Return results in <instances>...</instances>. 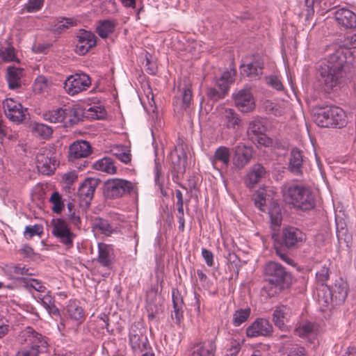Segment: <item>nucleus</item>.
<instances>
[{
	"instance_id": "obj_53",
	"label": "nucleus",
	"mask_w": 356,
	"mask_h": 356,
	"mask_svg": "<svg viewBox=\"0 0 356 356\" xmlns=\"http://www.w3.org/2000/svg\"><path fill=\"white\" fill-rule=\"evenodd\" d=\"M177 162L172 161L174 163V170L178 173L183 175L186 171V156L185 154L182 156L178 155L177 157Z\"/></svg>"
},
{
	"instance_id": "obj_23",
	"label": "nucleus",
	"mask_w": 356,
	"mask_h": 356,
	"mask_svg": "<svg viewBox=\"0 0 356 356\" xmlns=\"http://www.w3.org/2000/svg\"><path fill=\"white\" fill-rule=\"evenodd\" d=\"M264 62L260 58H254L251 63L241 65V74L252 79H257L263 74Z\"/></svg>"
},
{
	"instance_id": "obj_1",
	"label": "nucleus",
	"mask_w": 356,
	"mask_h": 356,
	"mask_svg": "<svg viewBox=\"0 0 356 356\" xmlns=\"http://www.w3.org/2000/svg\"><path fill=\"white\" fill-rule=\"evenodd\" d=\"M326 58L318 69V81L326 92L337 90L344 81L347 59L352 56L350 49L356 48V33L345 38L343 46L332 45Z\"/></svg>"
},
{
	"instance_id": "obj_12",
	"label": "nucleus",
	"mask_w": 356,
	"mask_h": 356,
	"mask_svg": "<svg viewBox=\"0 0 356 356\" xmlns=\"http://www.w3.org/2000/svg\"><path fill=\"white\" fill-rule=\"evenodd\" d=\"M334 18L341 29H356V14L346 8H339L334 13Z\"/></svg>"
},
{
	"instance_id": "obj_19",
	"label": "nucleus",
	"mask_w": 356,
	"mask_h": 356,
	"mask_svg": "<svg viewBox=\"0 0 356 356\" xmlns=\"http://www.w3.org/2000/svg\"><path fill=\"white\" fill-rule=\"evenodd\" d=\"M236 106L242 112H249L254 107L252 95L248 89H243L233 95Z\"/></svg>"
},
{
	"instance_id": "obj_58",
	"label": "nucleus",
	"mask_w": 356,
	"mask_h": 356,
	"mask_svg": "<svg viewBox=\"0 0 356 356\" xmlns=\"http://www.w3.org/2000/svg\"><path fill=\"white\" fill-rule=\"evenodd\" d=\"M267 83L273 88L277 90L283 89V85L279 78L275 75H270L266 78Z\"/></svg>"
},
{
	"instance_id": "obj_9",
	"label": "nucleus",
	"mask_w": 356,
	"mask_h": 356,
	"mask_svg": "<svg viewBox=\"0 0 356 356\" xmlns=\"http://www.w3.org/2000/svg\"><path fill=\"white\" fill-rule=\"evenodd\" d=\"M2 105L5 115L13 122L19 124L25 120L26 108H24L20 103L12 98H7Z\"/></svg>"
},
{
	"instance_id": "obj_28",
	"label": "nucleus",
	"mask_w": 356,
	"mask_h": 356,
	"mask_svg": "<svg viewBox=\"0 0 356 356\" xmlns=\"http://www.w3.org/2000/svg\"><path fill=\"white\" fill-rule=\"evenodd\" d=\"M303 157L302 152L297 148H293L290 154L289 170L296 175L302 174Z\"/></svg>"
},
{
	"instance_id": "obj_64",
	"label": "nucleus",
	"mask_w": 356,
	"mask_h": 356,
	"mask_svg": "<svg viewBox=\"0 0 356 356\" xmlns=\"http://www.w3.org/2000/svg\"><path fill=\"white\" fill-rule=\"evenodd\" d=\"M274 149H286L289 147V143L286 140L280 139H272V146Z\"/></svg>"
},
{
	"instance_id": "obj_6",
	"label": "nucleus",
	"mask_w": 356,
	"mask_h": 356,
	"mask_svg": "<svg viewBox=\"0 0 356 356\" xmlns=\"http://www.w3.org/2000/svg\"><path fill=\"white\" fill-rule=\"evenodd\" d=\"M104 193L108 199H117L137 193L136 184L124 179H110L104 183Z\"/></svg>"
},
{
	"instance_id": "obj_20",
	"label": "nucleus",
	"mask_w": 356,
	"mask_h": 356,
	"mask_svg": "<svg viewBox=\"0 0 356 356\" xmlns=\"http://www.w3.org/2000/svg\"><path fill=\"white\" fill-rule=\"evenodd\" d=\"M267 171L260 163L254 164L245 176V184L249 188H254L265 178Z\"/></svg>"
},
{
	"instance_id": "obj_39",
	"label": "nucleus",
	"mask_w": 356,
	"mask_h": 356,
	"mask_svg": "<svg viewBox=\"0 0 356 356\" xmlns=\"http://www.w3.org/2000/svg\"><path fill=\"white\" fill-rule=\"evenodd\" d=\"M270 222L273 229L279 227L282 224V216L281 208L277 204H273L268 211Z\"/></svg>"
},
{
	"instance_id": "obj_15",
	"label": "nucleus",
	"mask_w": 356,
	"mask_h": 356,
	"mask_svg": "<svg viewBox=\"0 0 356 356\" xmlns=\"http://www.w3.org/2000/svg\"><path fill=\"white\" fill-rule=\"evenodd\" d=\"M92 153V147L88 141L76 140L69 147L68 158L71 161L76 159L86 158Z\"/></svg>"
},
{
	"instance_id": "obj_55",
	"label": "nucleus",
	"mask_w": 356,
	"mask_h": 356,
	"mask_svg": "<svg viewBox=\"0 0 356 356\" xmlns=\"http://www.w3.org/2000/svg\"><path fill=\"white\" fill-rule=\"evenodd\" d=\"M44 0H29L25 5V9L29 13H33L42 8Z\"/></svg>"
},
{
	"instance_id": "obj_26",
	"label": "nucleus",
	"mask_w": 356,
	"mask_h": 356,
	"mask_svg": "<svg viewBox=\"0 0 356 356\" xmlns=\"http://www.w3.org/2000/svg\"><path fill=\"white\" fill-rule=\"evenodd\" d=\"M156 291L151 290L147 293V311L148 317L153 319L161 312V304Z\"/></svg>"
},
{
	"instance_id": "obj_50",
	"label": "nucleus",
	"mask_w": 356,
	"mask_h": 356,
	"mask_svg": "<svg viewBox=\"0 0 356 356\" xmlns=\"http://www.w3.org/2000/svg\"><path fill=\"white\" fill-rule=\"evenodd\" d=\"M34 131L35 134L44 138H48L53 133L51 127L42 123L35 124Z\"/></svg>"
},
{
	"instance_id": "obj_31",
	"label": "nucleus",
	"mask_w": 356,
	"mask_h": 356,
	"mask_svg": "<svg viewBox=\"0 0 356 356\" xmlns=\"http://www.w3.org/2000/svg\"><path fill=\"white\" fill-rule=\"evenodd\" d=\"M172 303L174 308V314H172V318H175L177 322H179L183 316L184 301L181 293L177 289H174L172 292Z\"/></svg>"
},
{
	"instance_id": "obj_36",
	"label": "nucleus",
	"mask_w": 356,
	"mask_h": 356,
	"mask_svg": "<svg viewBox=\"0 0 356 356\" xmlns=\"http://www.w3.org/2000/svg\"><path fill=\"white\" fill-rule=\"evenodd\" d=\"M115 27V23L110 19L101 20L98 22L96 32L102 38H106L113 33Z\"/></svg>"
},
{
	"instance_id": "obj_13",
	"label": "nucleus",
	"mask_w": 356,
	"mask_h": 356,
	"mask_svg": "<svg viewBox=\"0 0 356 356\" xmlns=\"http://www.w3.org/2000/svg\"><path fill=\"white\" fill-rule=\"evenodd\" d=\"M76 37L78 42L76 45V51L79 55L86 54L97 44V37L90 31L80 29Z\"/></svg>"
},
{
	"instance_id": "obj_47",
	"label": "nucleus",
	"mask_w": 356,
	"mask_h": 356,
	"mask_svg": "<svg viewBox=\"0 0 356 356\" xmlns=\"http://www.w3.org/2000/svg\"><path fill=\"white\" fill-rule=\"evenodd\" d=\"M236 75V70L234 69H231L230 70H227L222 73L219 79L217 80V83L221 85L223 83L225 86H227V90H229V85L234 81V76Z\"/></svg>"
},
{
	"instance_id": "obj_61",
	"label": "nucleus",
	"mask_w": 356,
	"mask_h": 356,
	"mask_svg": "<svg viewBox=\"0 0 356 356\" xmlns=\"http://www.w3.org/2000/svg\"><path fill=\"white\" fill-rule=\"evenodd\" d=\"M113 155L120 161L124 163H128L131 160V155L130 154V150H129L127 148L125 149L121 153H113Z\"/></svg>"
},
{
	"instance_id": "obj_49",
	"label": "nucleus",
	"mask_w": 356,
	"mask_h": 356,
	"mask_svg": "<svg viewBox=\"0 0 356 356\" xmlns=\"http://www.w3.org/2000/svg\"><path fill=\"white\" fill-rule=\"evenodd\" d=\"M61 195L58 192H54L50 197V202L53 204L52 211L54 213H60L63 207L64 204L61 200Z\"/></svg>"
},
{
	"instance_id": "obj_60",
	"label": "nucleus",
	"mask_w": 356,
	"mask_h": 356,
	"mask_svg": "<svg viewBox=\"0 0 356 356\" xmlns=\"http://www.w3.org/2000/svg\"><path fill=\"white\" fill-rule=\"evenodd\" d=\"M19 253L24 257L32 259L35 255L33 249L27 244L23 245L18 250Z\"/></svg>"
},
{
	"instance_id": "obj_48",
	"label": "nucleus",
	"mask_w": 356,
	"mask_h": 356,
	"mask_svg": "<svg viewBox=\"0 0 356 356\" xmlns=\"http://www.w3.org/2000/svg\"><path fill=\"white\" fill-rule=\"evenodd\" d=\"M42 234L43 227L40 224H35L33 226H26L24 231V236L28 239H31L34 236H41Z\"/></svg>"
},
{
	"instance_id": "obj_46",
	"label": "nucleus",
	"mask_w": 356,
	"mask_h": 356,
	"mask_svg": "<svg viewBox=\"0 0 356 356\" xmlns=\"http://www.w3.org/2000/svg\"><path fill=\"white\" fill-rule=\"evenodd\" d=\"M266 192L264 189L258 190L253 195L252 200L254 201V205L261 211L265 210L264 207L266 206Z\"/></svg>"
},
{
	"instance_id": "obj_3",
	"label": "nucleus",
	"mask_w": 356,
	"mask_h": 356,
	"mask_svg": "<svg viewBox=\"0 0 356 356\" xmlns=\"http://www.w3.org/2000/svg\"><path fill=\"white\" fill-rule=\"evenodd\" d=\"M284 197L289 204L307 211L314 207L315 199L311 189L302 184H291L285 188Z\"/></svg>"
},
{
	"instance_id": "obj_33",
	"label": "nucleus",
	"mask_w": 356,
	"mask_h": 356,
	"mask_svg": "<svg viewBox=\"0 0 356 356\" xmlns=\"http://www.w3.org/2000/svg\"><path fill=\"white\" fill-rule=\"evenodd\" d=\"M215 344L212 341L198 343L194 346L191 356H214Z\"/></svg>"
},
{
	"instance_id": "obj_54",
	"label": "nucleus",
	"mask_w": 356,
	"mask_h": 356,
	"mask_svg": "<svg viewBox=\"0 0 356 356\" xmlns=\"http://www.w3.org/2000/svg\"><path fill=\"white\" fill-rule=\"evenodd\" d=\"M0 56L4 61H14L16 58L15 54V49L11 46H8V47L4 49H1Z\"/></svg>"
},
{
	"instance_id": "obj_8",
	"label": "nucleus",
	"mask_w": 356,
	"mask_h": 356,
	"mask_svg": "<svg viewBox=\"0 0 356 356\" xmlns=\"http://www.w3.org/2000/svg\"><path fill=\"white\" fill-rule=\"evenodd\" d=\"M306 239V234L297 227L289 226L282 230L281 244L289 250L300 248Z\"/></svg>"
},
{
	"instance_id": "obj_43",
	"label": "nucleus",
	"mask_w": 356,
	"mask_h": 356,
	"mask_svg": "<svg viewBox=\"0 0 356 356\" xmlns=\"http://www.w3.org/2000/svg\"><path fill=\"white\" fill-rule=\"evenodd\" d=\"M330 264L328 262H325L323 264H320V268L317 270L316 273V281L318 283L324 286L325 282L328 280L330 276Z\"/></svg>"
},
{
	"instance_id": "obj_56",
	"label": "nucleus",
	"mask_w": 356,
	"mask_h": 356,
	"mask_svg": "<svg viewBox=\"0 0 356 356\" xmlns=\"http://www.w3.org/2000/svg\"><path fill=\"white\" fill-rule=\"evenodd\" d=\"M33 269L26 268L25 266H21L20 265H15L11 266L10 268V273H14L16 275H33L34 273L33 272Z\"/></svg>"
},
{
	"instance_id": "obj_29",
	"label": "nucleus",
	"mask_w": 356,
	"mask_h": 356,
	"mask_svg": "<svg viewBox=\"0 0 356 356\" xmlns=\"http://www.w3.org/2000/svg\"><path fill=\"white\" fill-rule=\"evenodd\" d=\"M222 118L225 126L228 129L238 130L241 127V120L234 109H225L222 113Z\"/></svg>"
},
{
	"instance_id": "obj_7",
	"label": "nucleus",
	"mask_w": 356,
	"mask_h": 356,
	"mask_svg": "<svg viewBox=\"0 0 356 356\" xmlns=\"http://www.w3.org/2000/svg\"><path fill=\"white\" fill-rule=\"evenodd\" d=\"M51 234L66 249L73 247L76 234L72 231L69 224L63 218H53L51 221Z\"/></svg>"
},
{
	"instance_id": "obj_27",
	"label": "nucleus",
	"mask_w": 356,
	"mask_h": 356,
	"mask_svg": "<svg viewBox=\"0 0 356 356\" xmlns=\"http://www.w3.org/2000/svg\"><path fill=\"white\" fill-rule=\"evenodd\" d=\"M229 159L230 152L229 148L220 146L215 151L211 162L215 168H218V163H220V168H227L229 164Z\"/></svg>"
},
{
	"instance_id": "obj_5",
	"label": "nucleus",
	"mask_w": 356,
	"mask_h": 356,
	"mask_svg": "<svg viewBox=\"0 0 356 356\" xmlns=\"http://www.w3.org/2000/svg\"><path fill=\"white\" fill-rule=\"evenodd\" d=\"M317 124L322 127L342 128L348 124L346 112L338 106H327L318 113L316 117Z\"/></svg>"
},
{
	"instance_id": "obj_2",
	"label": "nucleus",
	"mask_w": 356,
	"mask_h": 356,
	"mask_svg": "<svg viewBox=\"0 0 356 356\" xmlns=\"http://www.w3.org/2000/svg\"><path fill=\"white\" fill-rule=\"evenodd\" d=\"M264 275L268 286L264 287L268 297H274L292 284V276L285 267L275 261L268 262L264 269Z\"/></svg>"
},
{
	"instance_id": "obj_44",
	"label": "nucleus",
	"mask_w": 356,
	"mask_h": 356,
	"mask_svg": "<svg viewBox=\"0 0 356 356\" xmlns=\"http://www.w3.org/2000/svg\"><path fill=\"white\" fill-rule=\"evenodd\" d=\"M251 313L250 308L240 309L236 310L233 315V324L237 327L245 322Z\"/></svg>"
},
{
	"instance_id": "obj_16",
	"label": "nucleus",
	"mask_w": 356,
	"mask_h": 356,
	"mask_svg": "<svg viewBox=\"0 0 356 356\" xmlns=\"http://www.w3.org/2000/svg\"><path fill=\"white\" fill-rule=\"evenodd\" d=\"M98 185V181L94 178H88L80 185L78 190V196L80 201L86 206L90 204L94 193Z\"/></svg>"
},
{
	"instance_id": "obj_63",
	"label": "nucleus",
	"mask_w": 356,
	"mask_h": 356,
	"mask_svg": "<svg viewBox=\"0 0 356 356\" xmlns=\"http://www.w3.org/2000/svg\"><path fill=\"white\" fill-rule=\"evenodd\" d=\"M255 140L257 141L258 144L264 147H270L272 146V138L268 137L265 133L258 136L256 137Z\"/></svg>"
},
{
	"instance_id": "obj_17",
	"label": "nucleus",
	"mask_w": 356,
	"mask_h": 356,
	"mask_svg": "<svg viewBox=\"0 0 356 356\" xmlns=\"http://www.w3.org/2000/svg\"><path fill=\"white\" fill-rule=\"evenodd\" d=\"M328 291L332 303L339 305L343 303L347 298L348 285L346 282L340 279L337 280L330 288H328Z\"/></svg>"
},
{
	"instance_id": "obj_35",
	"label": "nucleus",
	"mask_w": 356,
	"mask_h": 356,
	"mask_svg": "<svg viewBox=\"0 0 356 356\" xmlns=\"http://www.w3.org/2000/svg\"><path fill=\"white\" fill-rule=\"evenodd\" d=\"M69 111L62 108L47 111L43 114V118L46 121L51 123H60L66 118Z\"/></svg>"
},
{
	"instance_id": "obj_52",
	"label": "nucleus",
	"mask_w": 356,
	"mask_h": 356,
	"mask_svg": "<svg viewBox=\"0 0 356 356\" xmlns=\"http://www.w3.org/2000/svg\"><path fill=\"white\" fill-rule=\"evenodd\" d=\"M314 325L310 322H305L301 324L296 330V334L300 337H305L314 331Z\"/></svg>"
},
{
	"instance_id": "obj_24",
	"label": "nucleus",
	"mask_w": 356,
	"mask_h": 356,
	"mask_svg": "<svg viewBox=\"0 0 356 356\" xmlns=\"http://www.w3.org/2000/svg\"><path fill=\"white\" fill-rule=\"evenodd\" d=\"M180 96L176 97L175 106L180 110H186L193 103V92L191 85L189 82L184 83L180 86Z\"/></svg>"
},
{
	"instance_id": "obj_45",
	"label": "nucleus",
	"mask_w": 356,
	"mask_h": 356,
	"mask_svg": "<svg viewBox=\"0 0 356 356\" xmlns=\"http://www.w3.org/2000/svg\"><path fill=\"white\" fill-rule=\"evenodd\" d=\"M77 25V20L72 17H63L56 24V30L61 33L70 28L76 26Z\"/></svg>"
},
{
	"instance_id": "obj_11",
	"label": "nucleus",
	"mask_w": 356,
	"mask_h": 356,
	"mask_svg": "<svg viewBox=\"0 0 356 356\" xmlns=\"http://www.w3.org/2000/svg\"><path fill=\"white\" fill-rule=\"evenodd\" d=\"M91 84L88 75L86 74H76L67 78L65 82V88L71 95H74L86 90Z\"/></svg>"
},
{
	"instance_id": "obj_4",
	"label": "nucleus",
	"mask_w": 356,
	"mask_h": 356,
	"mask_svg": "<svg viewBox=\"0 0 356 356\" xmlns=\"http://www.w3.org/2000/svg\"><path fill=\"white\" fill-rule=\"evenodd\" d=\"M19 337L30 345L21 348L15 356H39L47 349L48 344L44 337L31 327L22 331Z\"/></svg>"
},
{
	"instance_id": "obj_42",
	"label": "nucleus",
	"mask_w": 356,
	"mask_h": 356,
	"mask_svg": "<svg viewBox=\"0 0 356 356\" xmlns=\"http://www.w3.org/2000/svg\"><path fill=\"white\" fill-rule=\"evenodd\" d=\"M266 131V128L264 122L259 119H256L250 123L248 133L249 136L253 135L255 137H257L258 136L265 133Z\"/></svg>"
},
{
	"instance_id": "obj_30",
	"label": "nucleus",
	"mask_w": 356,
	"mask_h": 356,
	"mask_svg": "<svg viewBox=\"0 0 356 356\" xmlns=\"http://www.w3.org/2000/svg\"><path fill=\"white\" fill-rule=\"evenodd\" d=\"M23 70L16 67H8L7 68L6 79L10 89L14 90L21 87V78Z\"/></svg>"
},
{
	"instance_id": "obj_18",
	"label": "nucleus",
	"mask_w": 356,
	"mask_h": 356,
	"mask_svg": "<svg viewBox=\"0 0 356 356\" xmlns=\"http://www.w3.org/2000/svg\"><path fill=\"white\" fill-rule=\"evenodd\" d=\"M272 332V325L265 318H257L246 329V334L248 337L268 336L271 334Z\"/></svg>"
},
{
	"instance_id": "obj_51",
	"label": "nucleus",
	"mask_w": 356,
	"mask_h": 356,
	"mask_svg": "<svg viewBox=\"0 0 356 356\" xmlns=\"http://www.w3.org/2000/svg\"><path fill=\"white\" fill-rule=\"evenodd\" d=\"M67 209H68L67 216H68V218L70 220V222L74 226H79V225L81 224V218L74 209V204L71 202L68 203Z\"/></svg>"
},
{
	"instance_id": "obj_21",
	"label": "nucleus",
	"mask_w": 356,
	"mask_h": 356,
	"mask_svg": "<svg viewBox=\"0 0 356 356\" xmlns=\"http://www.w3.org/2000/svg\"><path fill=\"white\" fill-rule=\"evenodd\" d=\"M129 343L134 352L141 353L147 348L148 340L140 330L132 326L129 332Z\"/></svg>"
},
{
	"instance_id": "obj_32",
	"label": "nucleus",
	"mask_w": 356,
	"mask_h": 356,
	"mask_svg": "<svg viewBox=\"0 0 356 356\" xmlns=\"http://www.w3.org/2000/svg\"><path fill=\"white\" fill-rule=\"evenodd\" d=\"M66 310L70 319L76 321L78 325L82 323L85 320L83 309L75 302H70L67 306Z\"/></svg>"
},
{
	"instance_id": "obj_22",
	"label": "nucleus",
	"mask_w": 356,
	"mask_h": 356,
	"mask_svg": "<svg viewBox=\"0 0 356 356\" xmlns=\"http://www.w3.org/2000/svg\"><path fill=\"white\" fill-rule=\"evenodd\" d=\"M292 316L291 309L286 305H280L276 307L273 314V321L275 325L282 330L287 328L288 323Z\"/></svg>"
},
{
	"instance_id": "obj_41",
	"label": "nucleus",
	"mask_w": 356,
	"mask_h": 356,
	"mask_svg": "<svg viewBox=\"0 0 356 356\" xmlns=\"http://www.w3.org/2000/svg\"><path fill=\"white\" fill-rule=\"evenodd\" d=\"M51 81L44 76H38L34 83L33 90L36 93L47 92L51 86Z\"/></svg>"
},
{
	"instance_id": "obj_37",
	"label": "nucleus",
	"mask_w": 356,
	"mask_h": 356,
	"mask_svg": "<svg viewBox=\"0 0 356 356\" xmlns=\"http://www.w3.org/2000/svg\"><path fill=\"white\" fill-rule=\"evenodd\" d=\"M217 87L218 89L216 88H208L207 89V97L213 102H217L219 99H223L226 94L227 93V86H225L223 83L220 85L216 82Z\"/></svg>"
},
{
	"instance_id": "obj_34",
	"label": "nucleus",
	"mask_w": 356,
	"mask_h": 356,
	"mask_svg": "<svg viewBox=\"0 0 356 356\" xmlns=\"http://www.w3.org/2000/svg\"><path fill=\"white\" fill-rule=\"evenodd\" d=\"M92 167L97 170L105 172L108 174H115L117 168L111 158L104 157L93 163Z\"/></svg>"
},
{
	"instance_id": "obj_14",
	"label": "nucleus",
	"mask_w": 356,
	"mask_h": 356,
	"mask_svg": "<svg viewBox=\"0 0 356 356\" xmlns=\"http://www.w3.org/2000/svg\"><path fill=\"white\" fill-rule=\"evenodd\" d=\"M234 156L233 164L238 169L243 168L252 157V148L247 147L242 143L237 145L233 148Z\"/></svg>"
},
{
	"instance_id": "obj_10",
	"label": "nucleus",
	"mask_w": 356,
	"mask_h": 356,
	"mask_svg": "<svg viewBox=\"0 0 356 356\" xmlns=\"http://www.w3.org/2000/svg\"><path fill=\"white\" fill-rule=\"evenodd\" d=\"M36 164L38 171L45 175H50L56 169V160L51 149L42 148L37 154Z\"/></svg>"
},
{
	"instance_id": "obj_59",
	"label": "nucleus",
	"mask_w": 356,
	"mask_h": 356,
	"mask_svg": "<svg viewBox=\"0 0 356 356\" xmlns=\"http://www.w3.org/2000/svg\"><path fill=\"white\" fill-rule=\"evenodd\" d=\"M287 356H305V349L298 345H293L288 348Z\"/></svg>"
},
{
	"instance_id": "obj_40",
	"label": "nucleus",
	"mask_w": 356,
	"mask_h": 356,
	"mask_svg": "<svg viewBox=\"0 0 356 356\" xmlns=\"http://www.w3.org/2000/svg\"><path fill=\"white\" fill-rule=\"evenodd\" d=\"M92 228L98 229L102 234L110 235L113 233V227L107 220L96 218L92 222Z\"/></svg>"
},
{
	"instance_id": "obj_57",
	"label": "nucleus",
	"mask_w": 356,
	"mask_h": 356,
	"mask_svg": "<svg viewBox=\"0 0 356 356\" xmlns=\"http://www.w3.org/2000/svg\"><path fill=\"white\" fill-rule=\"evenodd\" d=\"M24 281H26V279L23 278ZM26 284L27 287H31L35 289L38 292H44L46 290V287L38 280L32 279L29 282H24Z\"/></svg>"
},
{
	"instance_id": "obj_62",
	"label": "nucleus",
	"mask_w": 356,
	"mask_h": 356,
	"mask_svg": "<svg viewBox=\"0 0 356 356\" xmlns=\"http://www.w3.org/2000/svg\"><path fill=\"white\" fill-rule=\"evenodd\" d=\"M38 298L40 300L41 304L46 309L50 306H52L54 303V298L49 294H46L44 296L40 295L38 296Z\"/></svg>"
},
{
	"instance_id": "obj_25",
	"label": "nucleus",
	"mask_w": 356,
	"mask_h": 356,
	"mask_svg": "<svg viewBox=\"0 0 356 356\" xmlns=\"http://www.w3.org/2000/svg\"><path fill=\"white\" fill-rule=\"evenodd\" d=\"M115 256L111 245L104 243L98 244L97 261L104 267L110 268L113 263Z\"/></svg>"
},
{
	"instance_id": "obj_38",
	"label": "nucleus",
	"mask_w": 356,
	"mask_h": 356,
	"mask_svg": "<svg viewBox=\"0 0 356 356\" xmlns=\"http://www.w3.org/2000/svg\"><path fill=\"white\" fill-rule=\"evenodd\" d=\"M176 197H177V211H178V220H179V229L181 232H184V199L183 194L180 190L175 191Z\"/></svg>"
}]
</instances>
